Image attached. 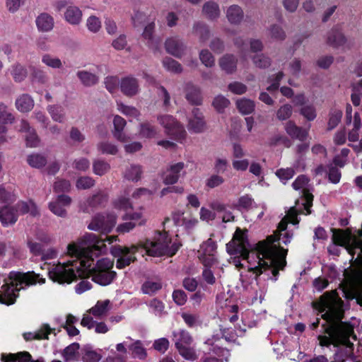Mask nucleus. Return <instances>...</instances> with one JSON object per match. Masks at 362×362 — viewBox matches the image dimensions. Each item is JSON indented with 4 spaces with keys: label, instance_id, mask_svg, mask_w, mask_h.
<instances>
[{
    "label": "nucleus",
    "instance_id": "1",
    "mask_svg": "<svg viewBox=\"0 0 362 362\" xmlns=\"http://www.w3.org/2000/svg\"><path fill=\"white\" fill-rule=\"evenodd\" d=\"M105 248L103 240L93 233H86L77 243L67 247L68 254L74 259L52 266L45 263L42 268L47 269L49 278L60 284L91 276L95 283L105 286L117 276V273L113 271L114 260L102 258L94 264V258L98 257Z\"/></svg>",
    "mask_w": 362,
    "mask_h": 362
},
{
    "label": "nucleus",
    "instance_id": "2",
    "mask_svg": "<svg viewBox=\"0 0 362 362\" xmlns=\"http://www.w3.org/2000/svg\"><path fill=\"white\" fill-rule=\"evenodd\" d=\"M344 301L336 291L326 292L320 297L319 310L322 318L325 320L322 325L324 332L327 335H319L317 339L321 346L333 345L337 348L334 359L331 362H345L353 355L354 344L349 338L354 333L353 327L343 322L344 315Z\"/></svg>",
    "mask_w": 362,
    "mask_h": 362
},
{
    "label": "nucleus",
    "instance_id": "3",
    "mask_svg": "<svg viewBox=\"0 0 362 362\" xmlns=\"http://www.w3.org/2000/svg\"><path fill=\"white\" fill-rule=\"evenodd\" d=\"M258 259L257 265L249 267V277L257 280V277L267 272H270L274 277L279 274V270L283 269L286 265L285 256L278 252L273 246L264 243H258L255 245V251L252 252ZM274 281L276 278L274 279Z\"/></svg>",
    "mask_w": 362,
    "mask_h": 362
},
{
    "label": "nucleus",
    "instance_id": "4",
    "mask_svg": "<svg viewBox=\"0 0 362 362\" xmlns=\"http://www.w3.org/2000/svg\"><path fill=\"white\" fill-rule=\"evenodd\" d=\"M39 275L34 272L21 273L11 272L8 276V281L1 287L0 303L6 305H12L18 296V291L26 286L36 284Z\"/></svg>",
    "mask_w": 362,
    "mask_h": 362
},
{
    "label": "nucleus",
    "instance_id": "5",
    "mask_svg": "<svg viewBox=\"0 0 362 362\" xmlns=\"http://www.w3.org/2000/svg\"><path fill=\"white\" fill-rule=\"evenodd\" d=\"M181 245L177 239L173 240L166 231H156L152 240H146L144 243L139 244L140 250H145L148 255L154 257H172Z\"/></svg>",
    "mask_w": 362,
    "mask_h": 362
},
{
    "label": "nucleus",
    "instance_id": "6",
    "mask_svg": "<svg viewBox=\"0 0 362 362\" xmlns=\"http://www.w3.org/2000/svg\"><path fill=\"white\" fill-rule=\"evenodd\" d=\"M247 232V230H242L240 228H238L233 240L226 244L227 252L230 255H237L231 261V263L237 268L243 267L240 261V257L243 259L247 260L250 258V253L252 246L249 243ZM248 263H250V261H248Z\"/></svg>",
    "mask_w": 362,
    "mask_h": 362
},
{
    "label": "nucleus",
    "instance_id": "7",
    "mask_svg": "<svg viewBox=\"0 0 362 362\" xmlns=\"http://www.w3.org/2000/svg\"><path fill=\"white\" fill-rule=\"evenodd\" d=\"M159 123L165 128V133L175 140L185 136L184 127L171 115H162L158 117Z\"/></svg>",
    "mask_w": 362,
    "mask_h": 362
},
{
    "label": "nucleus",
    "instance_id": "8",
    "mask_svg": "<svg viewBox=\"0 0 362 362\" xmlns=\"http://www.w3.org/2000/svg\"><path fill=\"white\" fill-rule=\"evenodd\" d=\"M116 220L117 216L113 214H98L92 219L88 228L91 230L108 233L115 226Z\"/></svg>",
    "mask_w": 362,
    "mask_h": 362
},
{
    "label": "nucleus",
    "instance_id": "9",
    "mask_svg": "<svg viewBox=\"0 0 362 362\" xmlns=\"http://www.w3.org/2000/svg\"><path fill=\"white\" fill-rule=\"evenodd\" d=\"M187 129L190 132L200 134L207 129V124L203 112L194 107L188 117Z\"/></svg>",
    "mask_w": 362,
    "mask_h": 362
},
{
    "label": "nucleus",
    "instance_id": "10",
    "mask_svg": "<svg viewBox=\"0 0 362 362\" xmlns=\"http://www.w3.org/2000/svg\"><path fill=\"white\" fill-rule=\"evenodd\" d=\"M325 42L333 48H339L348 45L349 40L342 31L341 26H333L326 35Z\"/></svg>",
    "mask_w": 362,
    "mask_h": 362
},
{
    "label": "nucleus",
    "instance_id": "11",
    "mask_svg": "<svg viewBox=\"0 0 362 362\" xmlns=\"http://www.w3.org/2000/svg\"><path fill=\"white\" fill-rule=\"evenodd\" d=\"M71 198L69 196L60 194L49 203L48 207L54 215L65 218L67 216L66 208L71 205Z\"/></svg>",
    "mask_w": 362,
    "mask_h": 362
},
{
    "label": "nucleus",
    "instance_id": "12",
    "mask_svg": "<svg viewBox=\"0 0 362 362\" xmlns=\"http://www.w3.org/2000/svg\"><path fill=\"white\" fill-rule=\"evenodd\" d=\"M185 163L179 162L169 165L163 173V181L165 185L176 183L181 175H185Z\"/></svg>",
    "mask_w": 362,
    "mask_h": 362
},
{
    "label": "nucleus",
    "instance_id": "13",
    "mask_svg": "<svg viewBox=\"0 0 362 362\" xmlns=\"http://www.w3.org/2000/svg\"><path fill=\"white\" fill-rule=\"evenodd\" d=\"M309 179L304 175H299L296 180L293 182L292 186L294 189L298 190L303 189V197L305 201L304 203L305 209L307 210L308 214H310V207L313 204V195L308 192L305 187L308 185Z\"/></svg>",
    "mask_w": 362,
    "mask_h": 362
},
{
    "label": "nucleus",
    "instance_id": "14",
    "mask_svg": "<svg viewBox=\"0 0 362 362\" xmlns=\"http://www.w3.org/2000/svg\"><path fill=\"white\" fill-rule=\"evenodd\" d=\"M166 51L175 56L180 58L185 53L186 45L183 41L178 37H172L168 38L165 43Z\"/></svg>",
    "mask_w": 362,
    "mask_h": 362
},
{
    "label": "nucleus",
    "instance_id": "15",
    "mask_svg": "<svg viewBox=\"0 0 362 362\" xmlns=\"http://www.w3.org/2000/svg\"><path fill=\"white\" fill-rule=\"evenodd\" d=\"M292 238V235H290L287 232L282 233H274L272 235H269L267 237L266 240L260 241L259 243H264L266 244L270 245L273 247H274L279 253L281 255L284 253V256L286 257L287 255V250H284L280 246H277L274 244L275 242L279 241V243H282L285 245H287L288 243L291 242Z\"/></svg>",
    "mask_w": 362,
    "mask_h": 362
},
{
    "label": "nucleus",
    "instance_id": "16",
    "mask_svg": "<svg viewBox=\"0 0 362 362\" xmlns=\"http://www.w3.org/2000/svg\"><path fill=\"white\" fill-rule=\"evenodd\" d=\"M120 89L125 95L132 97L139 93V82L132 76L124 77L120 81Z\"/></svg>",
    "mask_w": 362,
    "mask_h": 362
},
{
    "label": "nucleus",
    "instance_id": "17",
    "mask_svg": "<svg viewBox=\"0 0 362 362\" xmlns=\"http://www.w3.org/2000/svg\"><path fill=\"white\" fill-rule=\"evenodd\" d=\"M238 58L233 54H226L218 60V65L227 74H233L237 70Z\"/></svg>",
    "mask_w": 362,
    "mask_h": 362
},
{
    "label": "nucleus",
    "instance_id": "18",
    "mask_svg": "<svg viewBox=\"0 0 362 362\" xmlns=\"http://www.w3.org/2000/svg\"><path fill=\"white\" fill-rule=\"evenodd\" d=\"M185 98L191 105H201L202 104V93L198 86L188 83L185 86Z\"/></svg>",
    "mask_w": 362,
    "mask_h": 362
},
{
    "label": "nucleus",
    "instance_id": "19",
    "mask_svg": "<svg viewBox=\"0 0 362 362\" xmlns=\"http://www.w3.org/2000/svg\"><path fill=\"white\" fill-rule=\"evenodd\" d=\"M284 129L292 139H298L300 141H304L308 136V131L307 129L297 126L291 120L286 123Z\"/></svg>",
    "mask_w": 362,
    "mask_h": 362
},
{
    "label": "nucleus",
    "instance_id": "20",
    "mask_svg": "<svg viewBox=\"0 0 362 362\" xmlns=\"http://www.w3.org/2000/svg\"><path fill=\"white\" fill-rule=\"evenodd\" d=\"M18 217L14 206L0 207V221L4 226L13 225L17 221Z\"/></svg>",
    "mask_w": 362,
    "mask_h": 362
},
{
    "label": "nucleus",
    "instance_id": "21",
    "mask_svg": "<svg viewBox=\"0 0 362 362\" xmlns=\"http://www.w3.org/2000/svg\"><path fill=\"white\" fill-rule=\"evenodd\" d=\"M83 13L76 6L69 5L64 12V19L72 25H78L82 21Z\"/></svg>",
    "mask_w": 362,
    "mask_h": 362
},
{
    "label": "nucleus",
    "instance_id": "22",
    "mask_svg": "<svg viewBox=\"0 0 362 362\" xmlns=\"http://www.w3.org/2000/svg\"><path fill=\"white\" fill-rule=\"evenodd\" d=\"M81 325L87 327L88 329L95 328V331L98 334H105L108 332L109 329L106 324L103 322H97L93 320V317L87 314H84L81 322Z\"/></svg>",
    "mask_w": 362,
    "mask_h": 362
},
{
    "label": "nucleus",
    "instance_id": "23",
    "mask_svg": "<svg viewBox=\"0 0 362 362\" xmlns=\"http://www.w3.org/2000/svg\"><path fill=\"white\" fill-rule=\"evenodd\" d=\"M173 341L177 349L184 346L191 345L193 342V338L187 331L178 329L173 332Z\"/></svg>",
    "mask_w": 362,
    "mask_h": 362
},
{
    "label": "nucleus",
    "instance_id": "24",
    "mask_svg": "<svg viewBox=\"0 0 362 362\" xmlns=\"http://www.w3.org/2000/svg\"><path fill=\"white\" fill-rule=\"evenodd\" d=\"M18 215L30 214L32 216L35 217L40 215L39 210L36 204L31 200L28 202L21 201L13 206Z\"/></svg>",
    "mask_w": 362,
    "mask_h": 362
},
{
    "label": "nucleus",
    "instance_id": "25",
    "mask_svg": "<svg viewBox=\"0 0 362 362\" xmlns=\"http://www.w3.org/2000/svg\"><path fill=\"white\" fill-rule=\"evenodd\" d=\"M37 29L41 32H49L54 24V18L47 13H40L35 21Z\"/></svg>",
    "mask_w": 362,
    "mask_h": 362
},
{
    "label": "nucleus",
    "instance_id": "26",
    "mask_svg": "<svg viewBox=\"0 0 362 362\" xmlns=\"http://www.w3.org/2000/svg\"><path fill=\"white\" fill-rule=\"evenodd\" d=\"M76 76L81 83L86 87H91L97 85L99 82V76L86 70L78 71Z\"/></svg>",
    "mask_w": 362,
    "mask_h": 362
},
{
    "label": "nucleus",
    "instance_id": "27",
    "mask_svg": "<svg viewBox=\"0 0 362 362\" xmlns=\"http://www.w3.org/2000/svg\"><path fill=\"white\" fill-rule=\"evenodd\" d=\"M155 27L154 22L149 23L145 26L142 33L143 38L146 40L147 46L153 49H156L158 46V42L153 35Z\"/></svg>",
    "mask_w": 362,
    "mask_h": 362
},
{
    "label": "nucleus",
    "instance_id": "28",
    "mask_svg": "<svg viewBox=\"0 0 362 362\" xmlns=\"http://www.w3.org/2000/svg\"><path fill=\"white\" fill-rule=\"evenodd\" d=\"M126 121L124 118L119 115H116L113 119L114 131L113 135L117 140L124 142L127 140V137L123 132V129L126 126Z\"/></svg>",
    "mask_w": 362,
    "mask_h": 362
},
{
    "label": "nucleus",
    "instance_id": "29",
    "mask_svg": "<svg viewBox=\"0 0 362 362\" xmlns=\"http://www.w3.org/2000/svg\"><path fill=\"white\" fill-rule=\"evenodd\" d=\"M16 107L21 112H28L34 107V100L28 94H22L16 100Z\"/></svg>",
    "mask_w": 362,
    "mask_h": 362
},
{
    "label": "nucleus",
    "instance_id": "30",
    "mask_svg": "<svg viewBox=\"0 0 362 362\" xmlns=\"http://www.w3.org/2000/svg\"><path fill=\"white\" fill-rule=\"evenodd\" d=\"M192 34L197 36L201 42H205L210 37L209 26L202 22H195L192 26Z\"/></svg>",
    "mask_w": 362,
    "mask_h": 362
},
{
    "label": "nucleus",
    "instance_id": "31",
    "mask_svg": "<svg viewBox=\"0 0 362 362\" xmlns=\"http://www.w3.org/2000/svg\"><path fill=\"white\" fill-rule=\"evenodd\" d=\"M226 17L230 23L238 24L243 19L244 13L240 6L233 4L228 8Z\"/></svg>",
    "mask_w": 362,
    "mask_h": 362
},
{
    "label": "nucleus",
    "instance_id": "32",
    "mask_svg": "<svg viewBox=\"0 0 362 362\" xmlns=\"http://www.w3.org/2000/svg\"><path fill=\"white\" fill-rule=\"evenodd\" d=\"M52 330L48 324H44L37 332L24 334V338L26 341L42 339H48V335Z\"/></svg>",
    "mask_w": 362,
    "mask_h": 362
},
{
    "label": "nucleus",
    "instance_id": "33",
    "mask_svg": "<svg viewBox=\"0 0 362 362\" xmlns=\"http://www.w3.org/2000/svg\"><path fill=\"white\" fill-rule=\"evenodd\" d=\"M47 110L54 122L63 123L65 121V110L62 105H50L47 107Z\"/></svg>",
    "mask_w": 362,
    "mask_h": 362
},
{
    "label": "nucleus",
    "instance_id": "34",
    "mask_svg": "<svg viewBox=\"0 0 362 362\" xmlns=\"http://www.w3.org/2000/svg\"><path fill=\"white\" fill-rule=\"evenodd\" d=\"M202 12L206 18L210 20H215L220 16V9L217 3L214 1H207L202 7Z\"/></svg>",
    "mask_w": 362,
    "mask_h": 362
},
{
    "label": "nucleus",
    "instance_id": "35",
    "mask_svg": "<svg viewBox=\"0 0 362 362\" xmlns=\"http://www.w3.org/2000/svg\"><path fill=\"white\" fill-rule=\"evenodd\" d=\"M143 170L141 165L132 164L127 168L124 176L132 182H138L141 178Z\"/></svg>",
    "mask_w": 362,
    "mask_h": 362
},
{
    "label": "nucleus",
    "instance_id": "36",
    "mask_svg": "<svg viewBox=\"0 0 362 362\" xmlns=\"http://www.w3.org/2000/svg\"><path fill=\"white\" fill-rule=\"evenodd\" d=\"M116 350L119 354L108 356L103 362H127V349L125 347V344H117L116 345Z\"/></svg>",
    "mask_w": 362,
    "mask_h": 362
},
{
    "label": "nucleus",
    "instance_id": "37",
    "mask_svg": "<svg viewBox=\"0 0 362 362\" xmlns=\"http://www.w3.org/2000/svg\"><path fill=\"white\" fill-rule=\"evenodd\" d=\"M202 249L203 250L204 255L209 257L206 264H211L214 261V256L216 250V243L209 238L202 245ZM204 262H206V259H204Z\"/></svg>",
    "mask_w": 362,
    "mask_h": 362
},
{
    "label": "nucleus",
    "instance_id": "38",
    "mask_svg": "<svg viewBox=\"0 0 362 362\" xmlns=\"http://www.w3.org/2000/svg\"><path fill=\"white\" fill-rule=\"evenodd\" d=\"M11 74L16 82L20 83L25 79L28 76V71L24 66L20 64H15L11 66Z\"/></svg>",
    "mask_w": 362,
    "mask_h": 362
},
{
    "label": "nucleus",
    "instance_id": "39",
    "mask_svg": "<svg viewBox=\"0 0 362 362\" xmlns=\"http://www.w3.org/2000/svg\"><path fill=\"white\" fill-rule=\"evenodd\" d=\"M110 300L98 301L94 307L90 308L88 312L96 317H101L105 315L109 310Z\"/></svg>",
    "mask_w": 362,
    "mask_h": 362
},
{
    "label": "nucleus",
    "instance_id": "40",
    "mask_svg": "<svg viewBox=\"0 0 362 362\" xmlns=\"http://www.w3.org/2000/svg\"><path fill=\"white\" fill-rule=\"evenodd\" d=\"M146 304L155 315L162 316L165 314V305L160 300L155 298L146 302Z\"/></svg>",
    "mask_w": 362,
    "mask_h": 362
},
{
    "label": "nucleus",
    "instance_id": "41",
    "mask_svg": "<svg viewBox=\"0 0 362 362\" xmlns=\"http://www.w3.org/2000/svg\"><path fill=\"white\" fill-rule=\"evenodd\" d=\"M82 361L83 362H98L102 356L89 346H85L83 349Z\"/></svg>",
    "mask_w": 362,
    "mask_h": 362
},
{
    "label": "nucleus",
    "instance_id": "42",
    "mask_svg": "<svg viewBox=\"0 0 362 362\" xmlns=\"http://www.w3.org/2000/svg\"><path fill=\"white\" fill-rule=\"evenodd\" d=\"M211 208L218 213H222V221L223 222L227 223L231 221H234L235 216L232 212L227 210L226 206L220 202H214L211 205Z\"/></svg>",
    "mask_w": 362,
    "mask_h": 362
},
{
    "label": "nucleus",
    "instance_id": "43",
    "mask_svg": "<svg viewBox=\"0 0 362 362\" xmlns=\"http://www.w3.org/2000/svg\"><path fill=\"white\" fill-rule=\"evenodd\" d=\"M6 362H45L42 358L35 361L31 360V355L28 352H19L16 354H10Z\"/></svg>",
    "mask_w": 362,
    "mask_h": 362
},
{
    "label": "nucleus",
    "instance_id": "44",
    "mask_svg": "<svg viewBox=\"0 0 362 362\" xmlns=\"http://www.w3.org/2000/svg\"><path fill=\"white\" fill-rule=\"evenodd\" d=\"M110 169V164L103 159H95L93 161V171L99 176L107 173Z\"/></svg>",
    "mask_w": 362,
    "mask_h": 362
},
{
    "label": "nucleus",
    "instance_id": "45",
    "mask_svg": "<svg viewBox=\"0 0 362 362\" xmlns=\"http://www.w3.org/2000/svg\"><path fill=\"white\" fill-rule=\"evenodd\" d=\"M27 162L33 168H40L45 166L47 160L45 156L38 153H33L28 156Z\"/></svg>",
    "mask_w": 362,
    "mask_h": 362
},
{
    "label": "nucleus",
    "instance_id": "46",
    "mask_svg": "<svg viewBox=\"0 0 362 362\" xmlns=\"http://www.w3.org/2000/svg\"><path fill=\"white\" fill-rule=\"evenodd\" d=\"M236 104L239 111L244 115L252 113L255 107V103L252 100L246 98L238 100Z\"/></svg>",
    "mask_w": 362,
    "mask_h": 362
},
{
    "label": "nucleus",
    "instance_id": "47",
    "mask_svg": "<svg viewBox=\"0 0 362 362\" xmlns=\"http://www.w3.org/2000/svg\"><path fill=\"white\" fill-rule=\"evenodd\" d=\"M129 349L132 351V354L134 358L144 359L146 356V351L143 346L141 341L139 340H137L132 344L129 345Z\"/></svg>",
    "mask_w": 362,
    "mask_h": 362
},
{
    "label": "nucleus",
    "instance_id": "48",
    "mask_svg": "<svg viewBox=\"0 0 362 362\" xmlns=\"http://www.w3.org/2000/svg\"><path fill=\"white\" fill-rule=\"evenodd\" d=\"M254 65L259 69H267L270 66L272 60L264 54L260 53L252 57Z\"/></svg>",
    "mask_w": 362,
    "mask_h": 362
},
{
    "label": "nucleus",
    "instance_id": "49",
    "mask_svg": "<svg viewBox=\"0 0 362 362\" xmlns=\"http://www.w3.org/2000/svg\"><path fill=\"white\" fill-rule=\"evenodd\" d=\"M268 33L271 38L275 40L282 41L285 40L286 35L281 25L273 24L268 28Z\"/></svg>",
    "mask_w": 362,
    "mask_h": 362
},
{
    "label": "nucleus",
    "instance_id": "50",
    "mask_svg": "<svg viewBox=\"0 0 362 362\" xmlns=\"http://www.w3.org/2000/svg\"><path fill=\"white\" fill-rule=\"evenodd\" d=\"M177 349L180 355L187 361H194L198 358L195 349L191 345L184 346Z\"/></svg>",
    "mask_w": 362,
    "mask_h": 362
},
{
    "label": "nucleus",
    "instance_id": "51",
    "mask_svg": "<svg viewBox=\"0 0 362 362\" xmlns=\"http://www.w3.org/2000/svg\"><path fill=\"white\" fill-rule=\"evenodd\" d=\"M161 288L162 284L160 282L146 281L142 284L141 291L144 293L151 296L161 289Z\"/></svg>",
    "mask_w": 362,
    "mask_h": 362
},
{
    "label": "nucleus",
    "instance_id": "52",
    "mask_svg": "<svg viewBox=\"0 0 362 362\" xmlns=\"http://www.w3.org/2000/svg\"><path fill=\"white\" fill-rule=\"evenodd\" d=\"M97 148L103 154L115 155L118 151L117 146L109 141L99 142Z\"/></svg>",
    "mask_w": 362,
    "mask_h": 362
},
{
    "label": "nucleus",
    "instance_id": "53",
    "mask_svg": "<svg viewBox=\"0 0 362 362\" xmlns=\"http://www.w3.org/2000/svg\"><path fill=\"white\" fill-rule=\"evenodd\" d=\"M140 250L139 244L132 245L131 247H115L112 250V254L115 257L120 258L125 252H137Z\"/></svg>",
    "mask_w": 362,
    "mask_h": 362
},
{
    "label": "nucleus",
    "instance_id": "54",
    "mask_svg": "<svg viewBox=\"0 0 362 362\" xmlns=\"http://www.w3.org/2000/svg\"><path fill=\"white\" fill-rule=\"evenodd\" d=\"M139 134L142 137L153 138L156 136L157 131L149 122H145L140 124Z\"/></svg>",
    "mask_w": 362,
    "mask_h": 362
},
{
    "label": "nucleus",
    "instance_id": "55",
    "mask_svg": "<svg viewBox=\"0 0 362 362\" xmlns=\"http://www.w3.org/2000/svg\"><path fill=\"white\" fill-rule=\"evenodd\" d=\"M163 66L169 71L180 74L182 71L181 64L170 57H166L163 61Z\"/></svg>",
    "mask_w": 362,
    "mask_h": 362
},
{
    "label": "nucleus",
    "instance_id": "56",
    "mask_svg": "<svg viewBox=\"0 0 362 362\" xmlns=\"http://www.w3.org/2000/svg\"><path fill=\"white\" fill-rule=\"evenodd\" d=\"M42 62L52 69H60L62 67L61 59L49 54H45L42 56Z\"/></svg>",
    "mask_w": 362,
    "mask_h": 362
},
{
    "label": "nucleus",
    "instance_id": "57",
    "mask_svg": "<svg viewBox=\"0 0 362 362\" xmlns=\"http://www.w3.org/2000/svg\"><path fill=\"white\" fill-rule=\"evenodd\" d=\"M136 252H125L118 258L116 262V267L118 269H123L127 266H129L132 262L136 261V258L134 256Z\"/></svg>",
    "mask_w": 362,
    "mask_h": 362
},
{
    "label": "nucleus",
    "instance_id": "58",
    "mask_svg": "<svg viewBox=\"0 0 362 362\" xmlns=\"http://www.w3.org/2000/svg\"><path fill=\"white\" fill-rule=\"evenodd\" d=\"M53 189L56 193L69 192L71 189V183L69 180L57 177L54 183Z\"/></svg>",
    "mask_w": 362,
    "mask_h": 362
},
{
    "label": "nucleus",
    "instance_id": "59",
    "mask_svg": "<svg viewBox=\"0 0 362 362\" xmlns=\"http://www.w3.org/2000/svg\"><path fill=\"white\" fill-rule=\"evenodd\" d=\"M199 59L206 67L211 68L215 65V58L207 49L200 51Z\"/></svg>",
    "mask_w": 362,
    "mask_h": 362
},
{
    "label": "nucleus",
    "instance_id": "60",
    "mask_svg": "<svg viewBox=\"0 0 362 362\" xmlns=\"http://www.w3.org/2000/svg\"><path fill=\"white\" fill-rule=\"evenodd\" d=\"M31 71V77L34 81L41 84H46L48 82L49 77L45 71L33 67Z\"/></svg>",
    "mask_w": 362,
    "mask_h": 362
},
{
    "label": "nucleus",
    "instance_id": "61",
    "mask_svg": "<svg viewBox=\"0 0 362 362\" xmlns=\"http://www.w3.org/2000/svg\"><path fill=\"white\" fill-rule=\"evenodd\" d=\"M78 349L79 344L78 343H73L66 347L62 353L65 361L74 360Z\"/></svg>",
    "mask_w": 362,
    "mask_h": 362
},
{
    "label": "nucleus",
    "instance_id": "62",
    "mask_svg": "<svg viewBox=\"0 0 362 362\" xmlns=\"http://www.w3.org/2000/svg\"><path fill=\"white\" fill-rule=\"evenodd\" d=\"M279 144H282L286 148H289L292 143L291 141L286 136L283 134H275L269 139V145L270 146H277Z\"/></svg>",
    "mask_w": 362,
    "mask_h": 362
},
{
    "label": "nucleus",
    "instance_id": "63",
    "mask_svg": "<svg viewBox=\"0 0 362 362\" xmlns=\"http://www.w3.org/2000/svg\"><path fill=\"white\" fill-rule=\"evenodd\" d=\"M292 112V106L289 104H286L278 109L276 111V117L280 121L286 120L291 117Z\"/></svg>",
    "mask_w": 362,
    "mask_h": 362
},
{
    "label": "nucleus",
    "instance_id": "64",
    "mask_svg": "<svg viewBox=\"0 0 362 362\" xmlns=\"http://www.w3.org/2000/svg\"><path fill=\"white\" fill-rule=\"evenodd\" d=\"M300 114L308 121L314 120L317 116L315 107L310 104L305 105L301 107Z\"/></svg>",
    "mask_w": 362,
    "mask_h": 362
}]
</instances>
